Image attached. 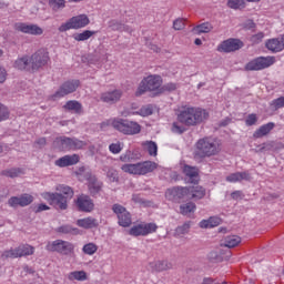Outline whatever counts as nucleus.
I'll return each instance as SVG.
<instances>
[{"label": "nucleus", "instance_id": "f257e3e1", "mask_svg": "<svg viewBox=\"0 0 284 284\" xmlns=\"http://www.w3.org/2000/svg\"><path fill=\"white\" fill-rule=\"evenodd\" d=\"M209 118V112L200 106L182 105L176 115L178 122L185 126H196Z\"/></svg>", "mask_w": 284, "mask_h": 284}, {"label": "nucleus", "instance_id": "f03ea898", "mask_svg": "<svg viewBox=\"0 0 284 284\" xmlns=\"http://www.w3.org/2000/svg\"><path fill=\"white\" fill-rule=\"evenodd\" d=\"M55 191L59 193L53 192H43L42 197L60 210L68 209V200L74 196V190L65 184H58L55 186Z\"/></svg>", "mask_w": 284, "mask_h": 284}, {"label": "nucleus", "instance_id": "7ed1b4c3", "mask_svg": "<svg viewBox=\"0 0 284 284\" xmlns=\"http://www.w3.org/2000/svg\"><path fill=\"white\" fill-rule=\"evenodd\" d=\"M220 151H221V146L219 141L211 136H205L200 139L195 143L194 158L195 159L211 158V156L217 155Z\"/></svg>", "mask_w": 284, "mask_h": 284}, {"label": "nucleus", "instance_id": "20e7f679", "mask_svg": "<svg viewBox=\"0 0 284 284\" xmlns=\"http://www.w3.org/2000/svg\"><path fill=\"white\" fill-rule=\"evenodd\" d=\"M163 85V78L159 74H150L142 79L136 91L135 97H143L148 92H159Z\"/></svg>", "mask_w": 284, "mask_h": 284}, {"label": "nucleus", "instance_id": "39448f33", "mask_svg": "<svg viewBox=\"0 0 284 284\" xmlns=\"http://www.w3.org/2000/svg\"><path fill=\"white\" fill-rule=\"evenodd\" d=\"M159 169V163L154 161H143L138 163H125L121 165V170L124 173L131 175H145L154 172V170Z\"/></svg>", "mask_w": 284, "mask_h": 284}, {"label": "nucleus", "instance_id": "423d86ee", "mask_svg": "<svg viewBox=\"0 0 284 284\" xmlns=\"http://www.w3.org/2000/svg\"><path fill=\"white\" fill-rule=\"evenodd\" d=\"M113 129L124 135H138L141 133V124L136 121L118 118L113 122Z\"/></svg>", "mask_w": 284, "mask_h": 284}, {"label": "nucleus", "instance_id": "0eeeda50", "mask_svg": "<svg viewBox=\"0 0 284 284\" xmlns=\"http://www.w3.org/2000/svg\"><path fill=\"white\" fill-rule=\"evenodd\" d=\"M91 23L87 14H79L69 19L65 23L59 27V32L64 33L70 30H80L87 28Z\"/></svg>", "mask_w": 284, "mask_h": 284}, {"label": "nucleus", "instance_id": "6e6552de", "mask_svg": "<svg viewBox=\"0 0 284 284\" xmlns=\"http://www.w3.org/2000/svg\"><path fill=\"white\" fill-rule=\"evenodd\" d=\"M276 62V59L274 55H267V57H257L255 59H252L248 61L244 69L245 71L252 72V71H262L265 69L271 68Z\"/></svg>", "mask_w": 284, "mask_h": 284}, {"label": "nucleus", "instance_id": "1a4fd4ad", "mask_svg": "<svg viewBox=\"0 0 284 284\" xmlns=\"http://www.w3.org/2000/svg\"><path fill=\"white\" fill-rule=\"evenodd\" d=\"M156 230H159V225L154 222H140L138 224H134L129 230V235L139 237V236H148L152 233H156Z\"/></svg>", "mask_w": 284, "mask_h": 284}, {"label": "nucleus", "instance_id": "9d476101", "mask_svg": "<svg viewBox=\"0 0 284 284\" xmlns=\"http://www.w3.org/2000/svg\"><path fill=\"white\" fill-rule=\"evenodd\" d=\"M48 252H57L61 255H70L74 253L75 246L72 242H64V240H54V242H49L45 246Z\"/></svg>", "mask_w": 284, "mask_h": 284}, {"label": "nucleus", "instance_id": "9b49d317", "mask_svg": "<svg viewBox=\"0 0 284 284\" xmlns=\"http://www.w3.org/2000/svg\"><path fill=\"white\" fill-rule=\"evenodd\" d=\"M81 85L80 80L65 81L61 84L58 91L54 94L50 95V100L57 101L69 94L74 93Z\"/></svg>", "mask_w": 284, "mask_h": 284}, {"label": "nucleus", "instance_id": "f8f14e48", "mask_svg": "<svg viewBox=\"0 0 284 284\" xmlns=\"http://www.w3.org/2000/svg\"><path fill=\"white\" fill-rule=\"evenodd\" d=\"M50 53L44 50L40 49L36 51L34 53L31 54V64H32V70L33 73L40 71L44 67H47L50 62Z\"/></svg>", "mask_w": 284, "mask_h": 284}, {"label": "nucleus", "instance_id": "ddd939ff", "mask_svg": "<svg viewBox=\"0 0 284 284\" xmlns=\"http://www.w3.org/2000/svg\"><path fill=\"white\" fill-rule=\"evenodd\" d=\"M36 252L34 246H30V244H22L17 248H10L9 251H3L1 257L2 258H21L24 256H31Z\"/></svg>", "mask_w": 284, "mask_h": 284}, {"label": "nucleus", "instance_id": "4468645a", "mask_svg": "<svg viewBox=\"0 0 284 284\" xmlns=\"http://www.w3.org/2000/svg\"><path fill=\"white\" fill-rule=\"evenodd\" d=\"M112 211L118 217V224L122 227H130L132 225V215L125 206L115 203L112 205Z\"/></svg>", "mask_w": 284, "mask_h": 284}, {"label": "nucleus", "instance_id": "2eb2a0df", "mask_svg": "<svg viewBox=\"0 0 284 284\" xmlns=\"http://www.w3.org/2000/svg\"><path fill=\"white\" fill-rule=\"evenodd\" d=\"M14 30L23 34L34 36V37H39L44 33V30L40 26L33 24V23H26V22H17L14 24Z\"/></svg>", "mask_w": 284, "mask_h": 284}, {"label": "nucleus", "instance_id": "dca6fc26", "mask_svg": "<svg viewBox=\"0 0 284 284\" xmlns=\"http://www.w3.org/2000/svg\"><path fill=\"white\" fill-rule=\"evenodd\" d=\"M190 189L187 186H173L166 190L165 197L172 202H180L189 196Z\"/></svg>", "mask_w": 284, "mask_h": 284}, {"label": "nucleus", "instance_id": "f3484780", "mask_svg": "<svg viewBox=\"0 0 284 284\" xmlns=\"http://www.w3.org/2000/svg\"><path fill=\"white\" fill-rule=\"evenodd\" d=\"M243 42L239 39H227L217 45V52L231 53L242 49Z\"/></svg>", "mask_w": 284, "mask_h": 284}, {"label": "nucleus", "instance_id": "a211bd4d", "mask_svg": "<svg viewBox=\"0 0 284 284\" xmlns=\"http://www.w3.org/2000/svg\"><path fill=\"white\" fill-rule=\"evenodd\" d=\"M75 204L81 212L91 213L94 210L93 200L85 194H81L78 196Z\"/></svg>", "mask_w": 284, "mask_h": 284}, {"label": "nucleus", "instance_id": "6ab92c4d", "mask_svg": "<svg viewBox=\"0 0 284 284\" xmlns=\"http://www.w3.org/2000/svg\"><path fill=\"white\" fill-rule=\"evenodd\" d=\"M80 162V155L77 153L67 154L55 160L54 165L58 168H68L77 165Z\"/></svg>", "mask_w": 284, "mask_h": 284}, {"label": "nucleus", "instance_id": "aec40b11", "mask_svg": "<svg viewBox=\"0 0 284 284\" xmlns=\"http://www.w3.org/2000/svg\"><path fill=\"white\" fill-rule=\"evenodd\" d=\"M182 173L185 175L187 182L190 184H199L200 178H199V169L197 166H192L189 164H183L182 166Z\"/></svg>", "mask_w": 284, "mask_h": 284}, {"label": "nucleus", "instance_id": "412c9836", "mask_svg": "<svg viewBox=\"0 0 284 284\" xmlns=\"http://www.w3.org/2000/svg\"><path fill=\"white\" fill-rule=\"evenodd\" d=\"M148 270L152 273H161L172 270V264L168 260H153V262H149Z\"/></svg>", "mask_w": 284, "mask_h": 284}, {"label": "nucleus", "instance_id": "4be33fe9", "mask_svg": "<svg viewBox=\"0 0 284 284\" xmlns=\"http://www.w3.org/2000/svg\"><path fill=\"white\" fill-rule=\"evenodd\" d=\"M14 69L19 71H26L30 73H34L32 68V59L29 55H22L18 58L13 63Z\"/></svg>", "mask_w": 284, "mask_h": 284}, {"label": "nucleus", "instance_id": "5701e85b", "mask_svg": "<svg viewBox=\"0 0 284 284\" xmlns=\"http://www.w3.org/2000/svg\"><path fill=\"white\" fill-rule=\"evenodd\" d=\"M227 183H240L242 181H251V174L247 171H243V172H233L230 173L226 178H225Z\"/></svg>", "mask_w": 284, "mask_h": 284}, {"label": "nucleus", "instance_id": "b1692460", "mask_svg": "<svg viewBox=\"0 0 284 284\" xmlns=\"http://www.w3.org/2000/svg\"><path fill=\"white\" fill-rule=\"evenodd\" d=\"M121 97H123V92L121 90H113L102 93L101 101L104 103L114 104L121 100Z\"/></svg>", "mask_w": 284, "mask_h": 284}, {"label": "nucleus", "instance_id": "393cba45", "mask_svg": "<svg viewBox=\"0 0 284 284\" xmlns=\"http://www.w3.org/2000/svg\"><path fill=\"white\" fill-rule=\"evenodd\" d=\"M77 225L84 230H91V229H95L99 226V221H98V219H95L93 216H87L83 219H78Z\"/></svg>", "mask_w": 284, "mask_h": 284}, {"label": "nucleus", "instance_id": "a878e982", "mask_svg": "<svg viewBox=\"0 0 284 284\" xmlns=\"http://www.w3.org/2000/svg\"><path fill=\"white\" fill-rule=\"evenodd\" d=\"M265 47L268 51L273 53H280L284 50V43L282 38L281 40L278 38L268 39L265 43Z\"/></svg>", "mask_w": 284, "mask_h": 284}, {"label": "nucleus", "instance_id": "bb28decb", "mask_svg": "<svg viewBox=\"0 0 284 284\" xmlns=\"http://www.w3.org/2000/svg\"><path fill=\"white\" fill-rule=\"evenodd\" d=\"M65 111L73 112L74 114H82L83 113V105L78 100H69L63 105Z\"/></svg>", "mask_w": 284, "mask_h": 284}, {"label": "nucleus", "instance_id": "cd10ccee", "mask_svg": "<svg viewBox=\"0 0 284 284\" xmlns=\"http://www.w3.org/2000/svg\"><path fill=\"white\" fill-rule=\"evenodd\" d=\"M57 148L60 151L70 152L71 151V138L70 136H58L54 141Z\"/></svg>", "mask_w": 284, "mask_h": 284}, {"label": "nucleus", "instance_id": "c85d7f7f", "mask_svg": "<svg viewBox=\"0 0 284 284\" xmlns=\"http://www.w3.org/2000/svg\"><path fill=\"white\" fill-rule=\"evenodd\" d=\"M189 189V195H191V199L192 200H202L206 192H205V189L201 185H193V186H187Z\"/></svg>", "mask_w": 284, "mask_h": 284}, {"label": "nucleus", "instance_id": "c756f323", "mask_svg": "<svg viewBox=\"0 0 284 284\" xmlns=\"http://www.w3.org/2000/svg\"><path fill=\"white\" fill-rule=\"evenodd\" d=\"M275 123L274 122H268L263 125H261L253 134L255 139H261L263 136H266L270 134V132L274 129Z\"/></svg>", "mask_w": 284, "mask_h": 284}, {"label": "nucleus", "instance_id": "7c9ffc66", "mask_svg": "<svg viewBox=\"0 0 284 284\" xmlns=\"http://www.w3.org/2000/svg\"><path fill=\"white\" fill-rule=\"evenodd\" d=\"M142 146L148 151L150 156L156 158L159 155V145L154 141H145Z\"/></svg>", "mask_w": 284, "mask_h": 284}, {"label": "nucleus", "instance_id": "2f4dec72", "mask_svg": "<svg viewBox=\"0 0 284 284\" xmlns=\"http://www.w3.org/2000/svg\"><path fill=\"white\" fill-rule=\"evenodd\" d=\"M213 30V27L210 22L201 23L192 29V33L200 36L203 33H210Z\"/></svg>", "mask_w": 284, "mask_h": 284}, {"label": "nucleus", "instance_id": "473e14b6", "mask_svg": "<svg viewBox=\"0 0 284 284\" xmlns=\"http://www.w3.org/2000/svg\"><path fill=\"white\" fill-rule=\"evenodd\" d=\"M68 280L84 282L88 281V273H85V271H72L71 273H69Z\"/></svg>", "mask_w": 284, "mask_h": 284}, {"label": "nucleus", "instance_id": "72a5a7b5", "mask_svg": "<svg viewBox=\"0 0 284 284\" xmlns=\"http://www.w3.org/2000/svg\"><path fill=\"white\" fill-rule=\"evenodd\" d=\"M94 34H97L95 31H91V30H84L81 33H75L73 34V39L77 42H84L90 40Z\"/></svg>", "mask_w": 284, "mask_h": 284}, {"label": "nucleus", "instance_id": "f704fd0d", "mask_svg": "<svg viewBox=\"0 0 284 284\" xmlns=\"http://www.w3.org/2000/svg\"><path fill=\"white\" fill-rule=\"evenodd\" d=\"M22 174H24V171H23V169H20V168L7 169L1 172V175L10 178V179L19 178Z\"/></svg>", "mask_w": 284, "mask_h": 284}, {"label": "nucleus", "instance_id": "c9c22d12", "mask_svg": "<svg viewBox=\"0 0 284 284\" xmlns=\"http://www.w3.org/2000/svg\"><path fill=\"white\" fill-rule=\"evenodd\" d=\"M153 113H154V105H152V104L142 105L139 111L134 112L135 115H140L142 118H148V116L152 115Z\"/></svg>", "mask_w": 284, "mask_h": 284}, {"label": "nucleus", "instance_id": "e433bc0d", "mask_svg": "<svg viewBox=\"0 0 284 284\" xmlns=\"http://www.w3.org/2000/svg\"><path fill=\"white\" fill-rule=\"evenodd\" d=\"M196 210V205L194 202H186L184 204L180 205V214L182 215H189L191 213H194Z\"/></svg>", "mask_w": 284, "mask_h": 284}, {"label": "nucleus", "instance_id": "4c0bfd02", "mask_svg": "<svg viewBox=\"0 0 284 284\" xmlns=\"http://www.w3.org/2000/svg\"><path fill=\"white\" fill-rule=\"evenodd\" d=\"M241 243L239 235H229L225 237L223 245L229 248L236 247Z\"/></svg>", "mask_w": 284, "mask_h": 284}, {"label": "nucleus", "instance_id": "58836bf2", "mask_svg": "<svg viewBox=\"0 0 284 284\" xmlns=\"http://www.w3.org/2000/svg\"><path fill=\"white\" fill-rule=\"evenodd\" d=\"M88 146V142L75 136L71 138V151H80Z\"/></svg>", "mask_w": 284, "mask_h": 284}, {"label": "nucleus", "instance_id": "ea45409f", "mask_svg": "<svg viewBox=\"0 0 284 284\" xmlns=\"http://www.w3.org/2000/svg\"><path fill=\"white\" fill-rule=\"evenodd\" d=\"M99 251L98 244H94V242H89L88 244H84L82 252L85 255L93 256Z\"/></svg>", "mask_w": 284, "mask_h": 284}, {"label": "nucleus", "instance_id": "a19ab883", "mask_svg": "<svg viewBox=\"0 0 284 284\" xmlns=\"http://www.w3.org/2000/svg\"><path fill=\"white\" fill-rule=\"evenodd\" d=\"M270 108L272 111H278L284 109V97H278L270 102Z\"/></svg>", "mask_w": 284, "mask_h": 284}, {"label": "nucleus", "instance_id": "79ce46f5", "mask_svg": "<svg viewBox=\"0 0 284 284\" xmlns=\"http://www.w3.org/2000/svg\"><path fill=\"white\" fill-rule=\"evenodd\" d=\"M34 201V196L29 193H23L20 195V206L26 207L32 204Z\"/></svg>", "mask_w": 284, "mask_h": 284}, {"label": "nucleus", "instance_id": "37998d69", "mask_svg": "<svg viewBox=\"0 0 284 284\" xmlns=\"http://www.w3.org/2000/svg\"><path fill=\"white\" fill-rule=\"evenodd\" d=\"M227 7L233 10H242V9H245V1L244 0H229Z\"/></svg>", "mask_w": 284, "mask_h": 284}, {"label": "nucleus", "instance_id": "c03bdc74", "mask_svg": "<svg viewBox=\"0 0 284 284\" xmlns=\"http://www.w3.org/2000/svg\"><path fill=\"white\" fill-rule=\"evenodd\" d=\"M103 184L101 182H98L97 180L89 183V191L91 195H97L101 192V187Z\"/></svg>", "mask_w": 284, "mask_h": 284}, {"label": "nucleus", "instance_id": "a18cd8bd", "mask_svg": "<svg viewBox=\"0 0 284 284\" xmlns=\"http://www.w3.org/2000/svg\"><path fill=\"white\" fill-rule=\"evenodd\" d=\"M9 118H10V111L8 106L0 103V123L9 120Z\"/></svg>", "mask_w": 284, "mask_h": 284}, {"label": "nucleus", "instance_id": "49530a36", "mask_svg": "<svg viewBox=\"0 0 284 284\" xmlns=\"http://www.w3.org/2000/svg\"><path fill=\"white\" fill-rule=\"evenodd\" d=\"M109 27L113 31H125V24H123L121 21H118V20H111L109 23Z\"/></svg>", "mask_w": 284, "mask_h": 284}, {"label": "nucleus", "instance_id": "de8ad7c7", "mask_svg": "<svg viewBox=\"0 0 284 284\" xmlns=\"http://www.w3.org/2000/svg\"><path fill=\"white\" fill-rule=\"evenodd\" d=\"M49 4L52 7L53 10H60L65 8L64 0H49Z\"/></svg>", "mask_w": 284, "mask_h": 284}, {"label": "nucleus", "instance_id": "09e8293b", "mask_svg": "<svg viewBox=\"0 0 284 284\" xmlns=\"http://www.w3.org/2000/svg\"><path fill=\"white\" fill-rule=\"evenodd\" d=\"M185 19H182V18H178L173 21V29L175 31H181L185 28Z\"/></svg>", "mask_w": 284, "mask_h": 284}, {"label": "nucleus", "instance_id": "8fccbe9b", "mask_svg": "<svg viewBox=\"0 0 284 284\" xmlns=\"http://www.w3.org/2000/svg\"><path fill=\"white\" fill-rule=\"evenodd\" d=\"M109 150L112 154H119L121 153V151L123 150V146H121V143L120 142H116V143H111L109 145Z\"/></svg>", "mask_w": 284, "mask_h": 284}, {"label": "nucleus", "instance_id": "3c124183", "mask_svg": "<svg viewBox=\"0 0 284 284\" xmlns=\"http://www.w3.org/2000/svg\"><path fill=\"white\" fill-rule=\"evenodd\" d=\"M245 123L247 126H253L257 123V115L255 113H251L245 119Z\"/></svg>", "mask_w": 284, "mask_h": 284}, {"label": "nucleus", "instance_id": "603ef678", "mask_svg": "<svg viewBox=\"0 0 284 284\" xmlns=\"http://www.w3.org/2000/svg\"><path fill=\"white\" fill-rule=\"evenodd\" d=\"M8 204H9V206H11V207L21 206V197H20V196H11V197L8 200Z\"/></svg>", "mask_w": 284, "mask_h": 284}, {"label": "nucleus", "instance_id": "864d4df0", "mask_svg": "<svg viewBox=\"0 0 284 284\" xmlns=\"http://www.w3.org/2000/svg\"><path fill=\"white\" fill-rule=\"evenodd\" d=\"M189 230H190V223L186 222V223L176 227V233L181 234V235H184L189 232Z\"/></svg>", "mask_w": 284, "mask_h": 284}, {"label": "nucleus", "instance_id": "5fc2aeb1", "mask_svg": "<svg viewBox=\"0 0 284 284\" xmlns=\"http://www.w3.org/2000/svg\"><path fill=\"white\" fill-rule=\"evenodd\" d=\"M78 229H73L71 225H62L59 227L60 233L69 234L74 233Z\"/></svg>", "mask_w": 284, "mask_h": 284}, {"label": "nucleus", "instance_id": "6e6d98bb", "mask_svg": "<svg viewBox=\"0 0 284 284\" xmlns=\"http://www.w3.org/2000/svg\"><path fill=\"white\" fill-rule=\"evenodd\" d=\"M263 38H264V33L263 32H258V33L252 36L251 42L253 44H258V43L262 42Z\"/></svg>", "mask_w": 284, "mask_h": 284}, {"label": "nucleus", "instance_id": "4d7b16f0", "mask_svg": "<svg viewBox=\"0 0 284 284\" xmlns=\"http://www.w3.org/2000/svg\"><path fill=\"white\" fill-rule=\"evenodd\" d=\"M222 220L219 216H211L209 219L210 229L219 226Z\"/></svg>", "mask_w": 284, "mask_h": 284}, {"label": "nucleus", "instance_id": "13d9d810", "mask_svg": "<svg viewBox=\"0 0 284 284\" xmlns=\"http://www.w3.org/2000/svg\"><path fill=\"white\" fill-rule=\"evenodd\" d=\"M184 131H185V128L183 125H179L178 122H173V125H172L173 133L182 134L184 133Z\"/></svg>", "mask_w": 284, "mask_h": 284}, {"label": "nucleus", "instance_id": "bf43d9fd", "mask_svg": "<svg viewBox=\"0 0 284 284\" xmlns=\"http://www.w3.org/2000/svg\"><path fill=\"white\" fill-rule=\"evenodd\" d=\"M116 119H109L106 121H103L100 123V129L101 130H105L108 126H112L114 128V122H115Z\"/></svg>", "mask_w": 284, "mask_h": 284}, {"label": "nucleus", "instance_id": "052dcab7", "mask_svg": "<svg viewBox=\"0 0 284 284\" xmlns=\"http://www.w3.org/2000/svg\"><path fill=\"white\" fill-rule=\"evenodd\" d=\"M7 79H8V72H7L6 68L0 65V84L6 83Z\"/></svg>", "mask_w": 284, "mask_h": 284}, {"label": "nucleus", "instance_id": "680f3d73", "mask_svg": "<svg viewBox=\"0 0 284 284\" xmlns=\"http://www.w3.org/2000/svg\"><path fill=\"white\" fill-rule=\"evenodd\" d=\"M162 90L169 91V92L175 91L176 84L175 83H166L162 87Z\"/></svg>", "mask_w": 284, "mask_h": 284}, {"label": "nucleus", "instance_id": "e2e57ef3", "mask_svg": "<svg viewBox=\"0 0 284 284\" xmlns=\"http://www.w3.org/2000/svg\"><path fill=\"white\" fill-rule=\"evenodd\" d=\"M244 29L245 30H253L255 29V23L253 20H247L245 23H244Z\"/></svg>", "mask_w": 284, "mask_h": 284}, {"label": "nucleus", "instance_id": "0e129e2a", "mask_svg": "<svg viewBox=\"0 0 284 284\" xmlns=\"http://www.w3.org/2000/svg\"><path fill=\"white\" fill-rule=\"evenodd\" d=\"M231 197L233 199V200H239V199H242V191H240V190H236V191H233L232 193H231Z\"/></svg>", "mask_w": 284, "mask_h": 284}, {"label": "nucleus", "instance_id": "69168bd1", "mask_svg": "<svg viewBox=\"0 0 284 284\" xmlns=\"http://www.w3.org/2000/svg\"><path fill=\"white\" fill-rule=\"evenodd\" d=\"M120 161H121V162H124V163L130 162V152H126V153L121 154V155H120Z\"/></svg>", "mask_w": 284, "mask_h": 284}, {"label": "nucleus", "instance_id": "338daca9", "mask_svg": "<svg viewBox=\"0 0 284 284\" xmlns=\"http://www.w3.org/2000/svg\"><path fill=\"white\" fill-rule=\"evenodd\" d=\"M200 227L201 229H211V226H210V220L207 219V220H202L201 222H200Z\"/></svg>", "mask_w": 284, "mask_h": 284}, {"label": "nucleus", "instance_id": "774afa93", "mask_svg": "<svg viewBox=\"0 0 284 284\" xmlns=\"http://www.w3.org/2000/svg\"><path fill=\"white\" fill-rule=\"evenodd\" d=\"M48 210H50V206L44 203H41L38 205L37 212H43V211H48Z\"/></svg>", "mask_w": 284, "mask_h": 284}]
</instances>
